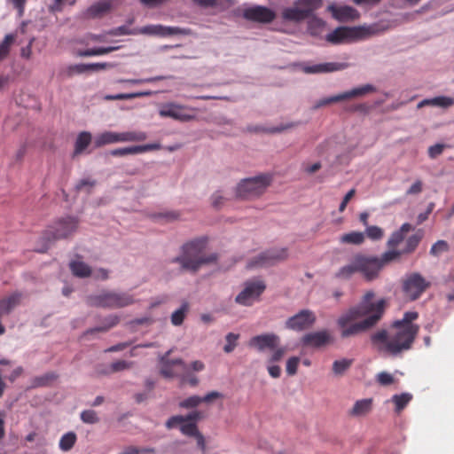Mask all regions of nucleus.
<instances>
[{
    "label": "nucleus",
    "mask_w": 454,
    "mask_h": 454,
    "mask_svg": "<svg viewBox=\"0 0 454 454\" xmlns=\"http://www.w3.org/2000/svg\"><path fill=\"white\" fill-rule=\"evenodd\" d=\"M348 67V64L344 62L307 63L301 65V69L305 74H327L342 71Z\"/></svg>",
    "instance_id": "15"
},
{
    "label": "nucleus",
    "mask_w": 454,
    "mask_h": 454,
    "mask_svg": "<svg viewBox=\"0 0 454 454\" xmlns=\"http://www.w3.org/2000/svg\"><path fill=\"white\" fill-rule=\"evenodd\" d=\"M239 334L234 333H229L225 336L226 344L223 347V351L227 354L231 353L238 345Z\"/></svg>",
    "instance_id": "43"
},
{
    "label": "nucleus",
    "mask_w": 454,
    "mask_h": 454,
    "mask_svg": "<svg viewBox=\"0 0 454 454\" xmlns=\"http://www.w3.org/2000/svg\"><path fill=\"white\" fill-rule=\"evenodd\" d=\"M430 286L421 274L412 272L407 274L403 279V292L404 296L410 301L417 300Z\"/></svg>",
    "instance_id": "7"
},
{
    "label": "nucleus",
    "mask_w": 454,
    "mask_h": 454,
    "mask_svg": "<svg viewBox=\"0 0 454 454\" xmlns=\"http://www.w3.org/2000/svg\"><path fill=\"white\" fill-rule=\"evenodd\" d=\"M285 354H286L285 348H277L270 356V358L268 360V364H273L275 362L281 360Z\"/></svg>",
    "instance_id": "64"
},
{
    "label": "nucleus",
    "mask_w": 454,
    "mask_h": 454,
    "mask_svg": "<svg viewBox=\"0 0 454 454\" xmlns=\"http://www.w3.org/2000/svg\"><path fill=\"white\" fill-rule=\"evenodd\" d=\"M364 241V233L361 231H351L340 237L342 244L360 245Z\"/></svg>",
    "instance_id": "31"
},
{
    "label": "nucleus",
    "mask_w": 454,
    "mask_h": 454,
    "mask_svg": "<svg viewBox=\"0 0 454 454\" xmlns=\"http://www.w3.org/2000/svg\"><path fill=\"white\" fill-rule=\"evenodd\" d=\"M93 143L97 148L106 145L123 143L122 134L121 132L104 131L94 137Z\"/></svg>",
    "instance_id": "23"
},
{
    "label": "nucleus",
    "mask_w": 454,
    "mask_h": 454,
    "mask_svg": "<svg viewBox=\"0 0 454 454\" xmlns=\"http://www.w3.org/2000/svg\"><path fill=\"white\" fill-rule=\"evenodd\" d=\"M160 148V145L158 143L147 144L143 145H133L124 148H117L111 151L113 156H126L129 154H139L145 152L158 150Z\"/></svg>",
    "instance_id": "21"
},
{
    "label": "nucleus",
    "mask_w": 454,
    "mask_h": 454,
    "mask_svg": "<svg viewBox=\"0 0 454 454\" xmlns=\"http://www.w3.org/2000/svg\"><path fill=\"white\" fill-rule=\"evenodd\" d=\"M170 350L168 351L162 357H161V363L162 366L160 369V373L165 378H174L177 376V373L173 370V366L177 364L182 367L183 372H187V365L184 364V362L182 359H175V360H168V357L170 354Z\"/></svg>",
    "instance_id": "22"
},
{
    "label": "nucleus",
    "mask_w": 454,
    "mask_h": 454,
    "mask_svg": "<svg viewBox=\"0 0 454 454\" xmlns=\"http://www.w3.org/2000/svg\"><path fill=\"white\" fill-rule=\"evenodd\" d=\"M242 16L244 19L250 21L270 23L275 19L276 13L268 7L254 5L244 8Z\"/></svg>",
    "instance_id": "14"
},
{
    "label": "nucleus",
    "mask_w": 454,
    "mask_h": 454,
    "mask_svg": "<svg viewBox=\"0 0 454 454\" xmlns=\"http://www.w3.org/2000/svg\"><path fill=\"white\" fill-rule=\"evenodd\" d=\"M164 34L162 36H168V35H187L188 30L184 28H181L178 27H166L163 26V31Z\"/></svg>",
    "instance_id": "56"
},
{
    "label": "nucleus",
    "mask_w": 454,
    "mask_h": 454,
    "mask_svg": "<svg viewBox=\"0 0 454 454\" xmlns=\"http://www.w3.org/2000/svg\"><path fill=\"white\" fill-rule=\"evenodd\" d=\"M114 67L113 64L103 62V63H91L89 64V72H98L100 70H104L106 68H112Z\"/></svg>",
    "instance_id": "63"
},
{
    "label": "nucleus",
    "mask_w": 454,
    "mask_h": 454,
    "mask_svg": "<svg viewBox=\"0 0 454 454\" xmlns=\"http://www.w3.org/2000/svg\"><path fill=\"white\" fill-rule=\"evenodd\" d=\"M207 238L200 237L186 242L182 247V253L173 262L180 264L181 268L191 273H197L202 268L217 263V253H206Z\"/></svg>",
    "instance_id": "3"
},
{
    "label": "nucleus",
    "mask_w": 454,
    "mask_h": 454,
    "mask_svg": "<svg viewBox=\"0 0 454 454\" xmlns=\"http://www.w3.org/2000/svg\"><path fill=\"white\" fill-rule=\"evenodd\" d=\"M316 322L315 314L309 309H302L286 321V327L293 331H302Z\"/></svg>",
    "instance_id": "13"
},
{
    "label": "nucleus",
    "mask_w": 454,
    "mask_h": 454,
    "mask_svg": "<svg viewBox=\"0 0 454 454\" xmlns=\"http://www.w3.org/2000/svg\"><path fill=\"white\" fill-rule=\"evenodd\" d=\"M454 105V98L447 96H438L431 98V106L447 109Z\"/></svg>",
    "instance_id": "38"
},
{
    "label": "nucleus",
    "mask_w": 454,
    "mask_h": 454,
    "mask_svg": "<svg viewBox=\"0 0 454 454\" xmlns=\"http://www.w3.org/2000/svg\"><path fill=\"white\" fill-rule=\"evenodd\" d=\"M184 422H186V419L184 416H180V415L173 416L167 420L166 427L168 429H171V428H174L176 427H180L181 425Z\"/></svg>",
    "instance_id": "57"
},
{
    "label": "nucleus",
    "mask_w": 454,
    "mask_h": 454,
    "mask_svg": "<svg viewBox=\"0 0 454 454\" xmlns=\"http://www.w3.org/2000/svg\"><path fill=\"white\" fill-rule=\"evenodd\" d=\"M450 249V246L445 240H438L430 248V254L434 257H439L442 254L448 252Z\"/></svg>",
    "instance_id": "41"
},
{
    "label": "nucleus",
    "mask_w": 454,
    "mask_h": 454,
    "mask_svg": "<svg viewBox=\"0 0 454 454\" xmlns=\"http://www.w3.org/2000/svg\"><path fill=\"white\" fill-rule=\"evenodd\" d=\"M133 365L132 362L125 361V360H118L108 365L107 371L106 372H119L122 371L129 370Z\"/></svg>",
    "instance_id": "42"
},
{
    "label": "nucleus",
    "mask_w": 454,
    "mask_h": 454,
    "mask_svg": "<svg viewBox=\"0 0 454 454\" xmlns=\"http://www.w3.org/2000/svg\"><path fill=\"white\" fill-rule=\"evenodd\" d=\"M81 420L85 424H96L99 421V417L94 410H85L80 414Z\"/></svg>",
    "instance_id": "46"
},
{
    "label": "nucleus",
    "mask_w": 454,
    "mask_h": 454,
    "mask_svg": "<svg viewBox=\"0 0 454 454\" xmlns=\"http://www.w3.org/2000/svg\"><path fill=\"white\" fill-rule=\"evenodd\" d=\"M91 142V134L88 131L81 132L75 140L74 143V155L81 154L90 144Z\"/></svg>",
    "instance_id": "28"
},
{
    "label": "nucleus",
    "mask_w": 454,
    "mask_h": 454,
    "mask_svg": "<svg viewBox=\"0 0 454 454\" xmlns=\"http://www.w3.org/2000/svg\"><path fill=\"white\" fill-rule=\"evenodd\" d=\"M375 294L368 291L360 302L342 313L337 319L342 338H349L372 328L381 319L386 301L374 300Z\"/></svg>",
    "instance_id": "1"
},
{
    "label": "nucleus",
    "mask_w": 454,
    "mask_h": 454,
    "mask_svg": "<svg viewBox=\"0 0 454 454\" xmlns=\"http://www.w3.org/2000/svg\"><path fill=\"white\" fill-rule=\"evenodd\" d=\"M423 190V183L421 180H416L406 191V195H418Z\"/></svg>",
    "instance_id": "62"
},
{
    "label": "nucleus",
    "mask_w": 454,
    "mask_h": 454,
    "mask_svg": "<svg viewBox=\"0 0 454 454\" xmlns=\"http://www.w3.org/2000/svg\"><path fill=\"white\" fill-rule=\"evenodd\" d=\"M300 362V358L297 356L290 357L286 362V373L288 375H294L297 372V367Z\"/></svg>",
    "instance_id": "54"
},
{
    "label": "nucleus",
    "mask_w": 454,
    "mask_h": 454,
    "mask_svg": "<svg viewBox=\"0 0 454 454\" xmlns=\"http://www.w3.org/2000/svg\"><path fill=\"white\" fill-rule=\"evenodd\" d=\"M266 288L265 283L261 279L247 281L243 289L236 296L235 301L242 306L252 305Z\"/></svg>",
    "instance_id": "9"
},
{
    "label": "nucleus",
    "mask_w": 454,
    "mask_h": 454,
    "mask_svg": "<svg viewBox=\"0 0 454 454\" xmlns=\"http://www.w3.org/2000/svg\"><path fill=\"white\" fill-rule=\"evenodd\" d=\"M352 360L342 358L335 360L333 364V372L336 376H341L350 367Z\"/></svg>",
    "instance_id": "37"
},
{
    "label": "nucleus",
    "mask_w": 454,
    "mask_h": 454,
    "mask_svg": "<svg viewBox=\"0 0 454 454\" xmlns=\"http://www.w3.org/2000/svg\"><path fill=\"white\" fill-rule=\"evenodd\" d=\"M122 142H141L147 138V135L144 131H125L121 132Z\"/></svg>",
    "instance_id": "39"
},
{
    "label": "nucleus",
    "mask_w": 454,
    "mask_h": 454,
    "mask_svg": "<svg viewBox=\"0 0 454 454\" xmlns=\"http://www.w3.org/2000/svg\"><path fill=\"white\" fill-rule=\"evenodd\" d=\"M180 431L188 436H196L198 438V443L200 445L204 444L203 436L198 432L196 424L193 422H184L180 427Z\"/></svg>",
    "instance_id": "33"
},
{
    "label": "nucleus",
    "mask_w": 454,
    "mask_h": 454,
    "mask_svg": "<svg viewBox=\"0 0 454 454\" xmlns=\"http://www.w3.org/2000/svg\"><path fill=\"white\" fill-rule=\"evenodd\" d=\"M111 8V4L108 1L103 0L96 3L95 4L91 5L87 10V14L90 17H98L102 15L103 13L107 12Z\"/></svg>",
    "instance_id": "32"
},
{
    "label": "nucleus",
    "mask_w": 454,
    "mask_h": 454,
    "mask_svg": "<svg viewBox=\"0 0 454 454\" xmlns=\"http://www.w3.org/2000/svg\"><path fill=\"white\" fill-rule=\"evenodd\" d=\"M404 239V236L402 234V231H396L393 232L387 241V246L390 247H395L399 245Z\"/></svg>",
    "instance_id": "60"
},
{
    "label": "nucleus",
    "mask_w": 454,
    "mask_h": 454,
    "mask_svg": "<svg viewBox=\"0 0 454 454\" xmlns=\"http://www.w3.org/2000/svg\"><path fill=\"white\" fill-rule=\"evenodd\" d=\"M417 318L416 311L405 312L388 329L373 333L370 338L372 345L380 353L394 356L410 349L419 332V326L412 323Z\"/></svg>",
    "instance_id": "2"
},
{
    "label": "nucleus",
    "mask_w": 454,
    "mask_h": 454,
    "mask_svg": "<svg viewBox=\"0 0 454 454\" xmlns=\"http://www.w3.org/2000/svg\"><path fill=\"white\" fill-rule=\"evenodd\" d=\"M279 342V337L275 333H264L254 336L250 339L248 346L263 351L266 348H275Z\"/></svg>",
    "instance_id": "17"
},
{
    "label": "nucleus",
    "mask_w": 454,
    "mask_h": 454,
    "mask_svg": "<svg viewBox=\"0 0 454 454\" xmlns=\"http://www.w3.org/2000/svg\"><path fill=\"white\" fill-rule=\"evenodd\" d=\"M72 273L79 278H86L91 274L90 268L83 262L75 260L70 262Z\"/></svg>",
    "instance_id": "29"
},
{
    "label": "nucleus",
    "mask_w": 454,
    "mask_h": 454,
    "mask_svg": "<svg viewBox=\"0 0 454 454\" xmlns=\"http://www.w3.org/2000/svg\"><path fill=\"white\" fill-rule=\"evenodd\" d=\"M446 145L444 144H435L428 147L427 153L431 159H435L441 155Z\"/></svg>",
    "instance_id": "58"
},
{
    "label": "nucleus",
    "mask_w": 454,
    "mask_h": 454,
    "mask_svg": "<svg viewBox=\"0 0 454 454\" xmlns=\"http://www.w3.org/2000/svg\"><path fill=\"white\" fill-rule=\"evenodd\" d=\"M201 397L199 395H192L184 401L180 402L179 405L182 408H194L197 407L200 403H201Z\"/></svg>",
    "instance_id": "53"
},
{
    "label": "nucleus",
    "mask_w": 454,
    "mask_h": 454,
    "mask_svg": "<svg viewBox=\"0 0 454 454\" xmlns=\"http://www.w3.org/2000/svg\"><path fill=\"white\" fill-rule=\"evenodd\" d=\"M167 78L166 76H154L145 79H120L118 82L120 83H129V84H141V83H148L154 82L156 81H160Z\"/></svg>",
    "instance_id": "49"
},
{
    "label": "nucleus",
    "mask_w": 454,
    "mask_h": 454,
    "mask_svg": "<svg viewBox=\"0 0 454 454\" xmlns=\"http://www.w3.org/2000/svg\"><path fill=\"white\" fill-rule=\"evenodd\" d=\"M120 321V317L117 315H110L106 317L104 320L105 325L102 327L95 328L94 331L98 332H105L108 329L115 326Z\"/></svg>",
    "instance_id": "50"
},
{
    "label": "nucleus",
    "mask_w": 454,
    "mask_h": 454,
    "mask_svg": "<svg viewBox=\"0 0 454 454\" xmlns=\"http://www.w3.org/2000/svg\"><path fill=\"white\" fill-rule=\"evenodd\" d=\"M282 18L286 21L299 23L306 20L307 16L305 15V12H302L296 3H294L293 6L285 8L282 11Z\"/></svg>",
    "instance_id": "24"
},
{
    "label": "nucleus",
    "mask_w": 454,
    "mask_h": 454,
    "mask_svg": "<svg viewBox=\"0 0 454 454\" xmlns=\"http://www.w3.org/2000/svg\"><path fill=\"white\" fill-rule=\"evenodd\" d=\"M390 28L383 22L357 27H338L329 32L325 39L333 45L345 44L380 35Z\"/></svg>",
    "instance_id": "4"
},
{
    "label": "nucleus",
    "mask_w": 454,
    "mask_h": 454,
    "mask_svg": "<svg viewBox=\"0 0 454 454\" xmlns=\"http://www.w3.org/2000/svg\"><path fill=\"white\" fill-rule=\"evenodd\" d=\"M421 239V236L415 234L409 237L405 243V248L402 250L403 254H410L413 252L418 247L419 241Z\"/></svg>",
    "instance_id": "47"
},
{
    "label": "nucleus",
    "mask_w": 454,
    "mask_h": 454,
    "mask_svg": "<svg viewBox=\"0 0 454 454\" xmlns=\"http://www.w3.org/2000/svg\"><path fill=\"white\" fill-rule=\"evenodd\" d=\"M76 439V434L74 432L64 434L59 440V449L63 451L70 450L74 447Z\"/></svg>",
    "instance_id": "35"
},
{
    "label": "nucleus",
    "mask_w": 454,
    "mask_h": 454,
    "mask_svg": "<svg viewBox=\"0 0 454 454\" xmlns=\"http://www.w3.org/2000/svg\"><path fill=\"white\" fill-rule=\"evenodd\" d=\"M87 303L93 307L116 309L134 304L135 298L129 292L103 289L89 295Z\"/></svg>",
    "instance_id": "5"
},
{
    "label": "nucleus",
    "mask_w": 454,
    "mask_h": 454,
    "mask_svg": "<svg viewBox=\"0 0 454 454\" xmlns=\"http://www.w3.org/2000/svg\"><path fill=\"white\" fill-rule=\"evenodd\" d=\"M411 400V395L407 393H404L402 395H395L392 397V401L395 404V411L397 412H399L401 410H403Z\"/></svg>",
    "instance_id": "44"
},
{
    "label": "nucleus",
    "mask_w": 454,
    "mask_h": 454,
    "mask_svg": "<svg viewBox=\"0 0 454 454\" xmlns=\"http://www.w3.org/2000/svg\"><path fill=\"white\" fill-rule=\"evenodd\" d=\"M95 185V181L94 180H91L90 178H84V179H82L80 180L76 185H75V189L77 191H82V190H86L88 192L90 191V189Z\"/></svg>",
    "instance_id": "61"
},
{
    "label": "nucleus",
    "mask_w": 454,
    "mask_h": 454,
    "mask_svg": "<svg viewBox=\"0 0 454 454\" xmlns=\"http://www.w3.org/2000/svg\"><path fill=\"white\" fill-rule=\"evenodd\" d=\"M332 340V336L327 330L309 333L301 338V344L309 348H321Z\"/></svg>",
    "instance_id": "18"
},
{
    "label": "nucleus",
    "mask_w": 454,
    "mask_h": 454,
    "mask_svg": "<svg viewBox=\"0 0 454 454\" xmlns=\"http://www.w3.org/2000/svg\"><path fill=\"white\" fill-rule=\"evenodd\" d=\"M373 91H375V88L372 85L365 84L361 87L354 88L348 91L340 93L338 95H334L332 97L319 99L315 104V108H319V107L325 106L332 104V103H336V102L350 99L353 98L362 97V96H364V95L373 92Z\"/></svg>",
    "instance_id": "11"
},
{
    "label": "nucleus",
    "mask_w": 454,
    "mask_h": 454,
    "mask_svg": "<svg viewBox=\"0 0 454 454\" xmlns=\"http://www.w3.org/2000/svg\"><path fill=\"white\" fill-rule=\"evenodd\" d=\"M287 256L286 248H273L255 255L248 262L247 267L249 269L269 267L286 259Z\"/></svg>",
    "instance_id": "8"
},
{
    "label": "nucleus",
    "mask_w": 454,
    "mask_h": 454,
    "mask_svg": "<svg viewBox=\"0 0 454 454\" xmlns=\"http://www.w3.org/2000/svg\"><path fill=\"white\" fill-rule=\"evenodd\" d=\"M21 294L15 293L0 300V314H8L20 301Z\"/></svg>",
    "instance_id": "27"
},
{
    "label": "nucleus",
    "mask_w": 454,
    "mask_h": 454,
    "mask_svg": "<svg viewBox=\"0 0 454 454\" xmlns=\"http://www.w3.org/2000/svg\"><path fill=\"white\" fill-rule=\"evenodd\" d=\"M364 233L372 240H380L384 235L383 230L376 225H368Z\"/></svg>",
    "instance_id": "45"
},
{
    "label": "nucleus",
    "mask_w": 454,
    "mask_h": 454,
    "mask_svg": "<svg viewBox=\"0 0 454 454\" xmlns=\"http://www.w3.org/2000/svg\"><path fill=\"white\" fill-rule=\"evenodd\" d=\"M195 109L187 106L169 102L160 106L159 114L160 117L172 118L179 121H190L196 118L192 113Z\"/></svg>",
    "instance_id": "10"
},
{
    "label": "nucleus",
    "mask_w": 454,
    "mask_h": 454,
    "mask_svg": "<svg viewBox=\"0 0 454 454\" xmlns=\"http://www.w3.org/2000/svg\"><path fill=\"white\" fill-rule=\"evenodd\" d=\"M152 95V91H141V92H134V93H120L115 95H106L105 98L106 100H123V99H131L135 98H140L145 96Z\"/></svg>",
    "instance_id": "36"
},
{
    "label": "nucleus",
    "mask_w": 454,
    "mask_h": 454,
    "mask_svg": "<svg viewBox=\"0 0 454 454\" xmlns=\"http://www.w3.org/2000/svg\"><path fill=\"white\" fill-rule=\"evenodd\" d=\"M372 403L373 400L372 398L359 399L348 409L347 411L348 416L352 419L364 418L372 411Z\"/></svg>",
    "instance_id": "20"
},
{
    "label": "nucleus",
    "mask_w": 454,
    "mask_h": 454,
    "mask_svg": "<svg viewBox=\"0 0 454 454\" xmlns=\"http://www.w3.org/2000/svg\"><path fill=\"white\" fill-rule=\"evenodd\" d=\"M327 9L332 13L333 17L340 22L353 21L360 17L359 12L348 5L339 6L331 4Z\"/></svg>",
    "instance_id": "16"
},
{
    "label": "nucleus",
    "mask_w": 454,
    "mask_h": 454,
    "mask_svg": "<svg viewBox=\"0 0 454 454\" xmlns=\"http://www.w3.org/2000/svg\"><path fill=\"white\" fill-rule=\"evenodd\" d=\"M189 304L184 302L177 309H176L171 315L172 325L178 326L181 325L188 313Z\"/></svg>",
    "instance_id": "34"
},
{
    "label": "nucleus",
    "mask_w": 454,
    "mask_h": 454,
    "mask_svg": "<svg viewBox=\"0 0 454 454\" xmlns=\"http://www.w3.org/2000/svg\"><path fill=\"white\" fill-rule=\"evenodd\" d=\"M358 260L359 273H361L367 281L374 280L379 277L383 268V263L379 257L358 255Z\"/></svg>",
    "instance_id": "12"
},
{
    "label": "nucleus",
    "mask_w": 454,
    "mask_h": 454,
    "mask_svg": "<svg viewBox=\"0 0 454 454\" xmlns=\"http://www.w3.org/2000/svg\"><path fill=\"white\" fill-rule=\"evenodd\" d=\"M326 23L322 19L313 16L308 21V32L314 37H322Z\"/></svg>",
    "instance_id": "25"
},
{
    "label": "nucleus",
    "mask_w": 454,
    "mask_h": 454,
    "mask_svg": "<svg viewBox=\"0 0 454 454\" xmlns=\"http://www.w3.org/2000/svg\"><path fill=\"white\" fill-rule=\"evenodd\" d=\"M356 272H359L358 256L354 257L353 260L349 263L342 266L335 273V277L338 278H341V279H348Z\"/></svg>",
    "instance_id": "26"
},
{
    "label": "nucleus",
    "mask_w": 454,
    "mask_h": 454,
    "mask_svg": "<svg viewBox=\"0 0 454 454\" xmlns=\"http://www.w3.org/2000/svg\"><path fill=\"white\" fill-rule=\"evenodd\" d=\"M163 25H148L137 29V34L162 36Z\"/></svg>",
    "instance_id": "40"
},
{
    "label": "nucleus",
    "mask_w": 454,
    "mask_h": 454,
    "mask_svg": "<svg viewBox=\"0 0 454 454\" xmlns=\"http://www.w3.org/2000/svg\"><path fill=\"white\" fill-rule=\"evenodd\" d=\"M78 222L74 217H67L56 223L51 231L53 239H64L73 233L77 228Z\"/></svg>",
    "instance_id": "19"
},
{
    "label": "nucleus",
    "mask_w": 454,
    "mask_h": 454,
    "mask_svg": "<svg viewBox=\"0 0 454 454\" xmlns=\"http://www.w3.org/2000/svg\"><path fill=\"white\" fill-rule=\"evenodd\" d=\"M153 217L156 220H162L163 222L168 223L178 220L180 218V213L177 211H168L153 215Z\"/></svg>",
    "instance_id": "48"
},
{
    "label": "nucleus",
    "mask_w": 454,
    "mask_h": 454,
    "mask_svg": "<svg viewBox=\"0 0 454 454\" xmlns=\"http://www.w3.org/2000/svg\"><path fill=\"white\" fill-rule=\"evenodd\" d=\"M272 181L273 176L269 173L242 179L236 187V195L242 199L257 198L266 192Z\"/></svg>",
    "instance_id": "6"
},
{
    "label": "nucleus",
    "mask_w": 454,
    "mask_h": 454,
    "mask_svg": "<svg viewBox=\"0 0 454 454\" xmlns=\"http://www.w3.org/2000/svg\"><path fill=\"white\" fill-rule=\"evenodd\" d=\"M376 379L377 381L382 386H387L394 382V377L387 372H381L378 373Z\"/></svg>",
    "instance_id": "59"
},
{
    "label": "nucleus",
    "mask_w": 454,
    "mask_h": 454,
    "mask_svg": "<svg viewBox=\"0 0 454 454\" xmlns=\"http://www.w3.org/2000/svg\"><path fill=\"white\" fill-rule=\"evenodd\" d=\"M295 3L302 12H305L307 18L322 5V0H298Z\"/></svg>",
    "instance_id": "30"
},
{
    "label": "nucleus",
    "mask_w": 454,
    "mask_h": 454,
    "mask_svg": "<svg viewBox=\"0 0 454 454\" xmlns=\"http://www.w3.org/2000/svg\"><path fill=\"white\" fill-rule=\"evenodd\" d=\"M14 41V36L12 35H6L4 36V41L0 44V60L4 59L8 52H9V47Z\"/></svg>",
    "instance_id": "52"
},
{
    "label": "nucleus",
    "mask_w": 454,
    "mask_h": 454,
    "mask_svg": "<svg viewBox=\"0 0 454 454\" xmlns=\"http://www.w3.org/2000/svg\"><path fill=\"white\" fill-rule=\"evenodd\" d=\"M401 254H403L402 250L391 249V250L385 252L381 255V257H379V259L382 262L383 266H384L386 263L395 261L397 258H399L401 256Z\"/></svg>",
    "instance_id": "51"
},
{
    "label": "nucleus",
    "mask_w": 454,
    "mask_h": 454,
    "mask_svg": "<svg viewBox=\"0 0 454 454\" xmlns=\"http://www.w3.org/2000/svg\"><path fill=\"white\" fill-rule=\"evenodd\" d=\"M107 35L118 36V35H136L137 29L130 30L126 26H121L118 27H115L114 29H111L106 33Z\"/></svg>",
    "instance_id": "55"
}]
</instances>
